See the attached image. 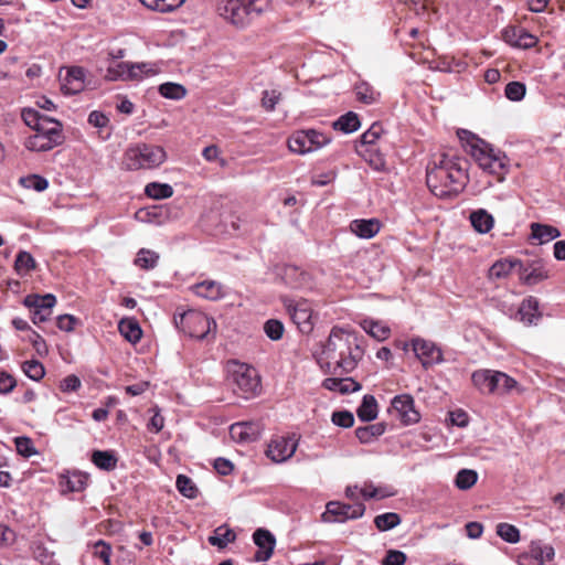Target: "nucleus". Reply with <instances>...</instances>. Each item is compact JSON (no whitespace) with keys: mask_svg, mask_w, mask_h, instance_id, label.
Masks as SVG:
<instances>
[{"mask_svg":"<svg viewBox=\"0 0 565 565\" xmlns=\"http://www.w3.org/2000/svg\"><path fill=\"white\" fill-rule=\"evenodd\" d=\"M354 89L358 100L367 105L375 103L380 97V93L366 82L358 83Z\"/></svg>","mask_w":565,"mask_h":565,"instance_id":"obj_41","label":"nucleus"},{"mask_svg":"<svg viewBox=\"0 0 565 565\" xmlns=\"http://www.w3.org/2000/svg\"><path fill=\"white\" fill-rule=\"evenodd\" d=\"M492 370H478L472 373L473 385L482 393L492 394L498 391V377Z\"/></svg>","mask_w":565,"mask_h":565,"instance_id":"obj_22","label":"nucleus"},{"mask_svg":"<svg viewBox=\"0 0 565 565\" xmlns=\"http://www.w3.org/2000/svg\"><path fill=\"white\" fill-rule=\"evenodd\" d=\"M195 295L209 300H218L223 298V286L214 280H204L192 287Z\"/></svg>","mask_w":565,"mask_h":565,"instance_id":"obj_24","label":"nucleus"},{"mask_svg":"<svg viewBox=\"0 0 565 565\" xmlns=\"http://www.w3.org/2000/svg\"><path fill=\"white\" fill-rule=\"evenodd\" d=\"M323 387L329 391H337L341 394L353 393L361 390V385L353 379L328 377L323 381Z\"/></svg>","mask_w":565,"mask_h":565,"instance_id":"obj_27","label":"nucleus"},{"mask_svg":"<svg viewBox=\"0 0 565 565\" xmlns=\"http://www.w3.org/2000/svg\"><path fill=\"white\" fill-rule=\"evenodd\" d=\"M407 556L404 552L397 550L387 551L382 565H404Z\"/></svg>","mask_w":565,"mask_h":565,"instance_id":"obj_61","label":"nucleus"},{"mask_svg":"<svg viewBox=\"0 0 565 565\" xmlns=\"http://www.w3.org/2000/svg\"><path fill=\"white\" fill-rule=\"evenodd\" d=\"M332 361H334L337 366L340 367L342 370V372L350 373L356 366L358 354H355L352 351L351 345L349 343L348 351L344 350V354L339 353L337 355V359H333Z\"/></svg>","mask_w":565,"mask_h":565,"instance_id":"obj_39","label":"nucleus"},{"mask_svg":"<svg viewBox=\"0 0 565 565\" xmlns=\"http://www.w3.org/2000/svg\"><path fill=\"white\" fill-rule=\"evenodd\" d=\"M284 306L291 320L300 332L309 333L313 329V310L310 302L306 299L294 300L284 298Z\"/></svg>","mask_w":565,"mask_h":565,"instance_id":"obj_9","label":"nucleus"},{"mask_svg":"<svg viewBox=\"0 0 565 565\" xmlns=\"http://www.w3.org/2000/svg\"><path fill=\"white\" fill-rule=\"evenodd\" d=\"M478 473L471 469H461L458 471L455 484L460 490H468L476 484Z\"/></svg>","mask_w":565,"mask_h":565,"instance_id":"obj_44","label":"nucleus"},{"mask_svg":"<svg viewBox=\"0 0 565 565\" xmlns=\"http://www.w3.org/2000/svg\"><path fill=\"white\" fill-rule=\"evenodd\" d=\"M382 224L377 218H359L350 223V230L360 238L370 239L374 237L381 230Z\"/></svg>","mask_w":565,"mask_h":565,"instance_id":"obj_20","label":"nucleus"},{"mask_svg":"<svg viewBox=\"0 0 565 565\" xmlns=\"http://www.w3.org/2000/svg\"><path fill=\"white\" fill-rule=\"evenodd\" d=\"M288 148L291 152L306 154L310 151V142L307 130H298L288 139Z\"/></svg>","mask_w":565,"mask_h":565,"instance_id":"obj_34","label":"nucleus"},{"mask_svg":"<svg viewBox=\"0 0 565 565\" xmlns=\"http://www.w3.org/2000/svg\"><path fill=\"white\" fill-rule=\"evenodd\" d=\"M520 259L516 258H502L497 260L489 269L490 279H502L510 275L514 269H519Z\"/></svg>","mask_w":565,"mask_h":565,"instance_id":"obj_26","label":"nucleus"},{"mask_svg":"<svg viewBox=\"0 0 565 565\" xmlns=\"http://www.w3.org/2000/svg\"><path fill=\"white\" fill-rule=\"evenodd\" d=\"M168 159L162 146L139 142L129 146L121 159V169L126 171L153 170L161 167Z\"/></svg>","mask_w":565,"mask_h":565,"instance_id":"obj_5","label":"nucleus"},{"mask_svg":"<svg viewBox=\"0 0 565 565\" xmlns=\"http://www.w3.org/2000/svg\"><path fill=\"white\" fill-rule=\"evenodd\" d=\"M152 73L147 63L113 62L106 70L108 81H139Z\"/></svg>","mask_w":565,"mask_h":565,"instance_id":"obj_8","label":"nucleus"},{"mask_svg":"<svg viewBox=\"0 0 565 565\" xmlns=\"http://www.w3.org/2000/svg\"><path fill=\"white\" fill-rule=\"evenodd\" d=\"M280 99H281L280 92H278L276 89H271V90L266 89L263 92L262 107L267 111H273Z\"/></svg>","mask_w":565,"mask_h":565,"instance_id":"obj_58","label":"nucleus"},{"mask_svg":"<svg viewBox=\"0 0 565 565\" xmlns=\"http://www.w3.org/2000/svg\"><path fill=\"white\" fill-rule=\"evenodd\" d=\"M227 382L233 392L244 398L254 397L262 391L257 371L253 366L237 361H231L227 364Z\"/></svg>","mask_w":565,"mask_h":565,"instance_id":"obj_6","label":"nucleus"},{"mask_svg":"<svg viewBox=\"0 0 565 565\" xmlns=\"http://www.w3.org/2000/svg\"><path fill=\"white\" fill-rule=\"evenodd\" d=\"M175 327L192 338L204 339L215 322L196 310H189L174 316Z\"/></svg>","mask_w":565,"mask_h":565,"instance_id":"obj_7","label":"nucleus"},{"mask_svg":"<svg viewBox=\"0 0 565 565\" xmlns=\"http://www.w3.org/2000/svg\"><path fill=\"white\" fill-rule=\"evenodd\" d=\"M175 486L178 491L189 499H195L199 494L195 483L185 475H179L177 477Z\"/></svg>","mask_w":565,"mask_h":565,"instance_id":"obj_42","label":"nucleus"},{"mask_svg":"<svg viewBox=\"0 0 565 565\" xmlns=\"http://www.w3.org/2000/svg\"><path fill=\"white\" fill-rule=\"evenodd\" d=\"M148 10L159 13H170L179 9L185 0H139Z\"/></svg>","mask_w":565,"mask_h":565,"instance_id":"obj_32","label":"nucleus"},{"mask_svg":"<svg viewBox=\"0 0 565 565\" xmlns=\"http://www.w3.org/2000/svg\"><path fill=\"white\" fill-rule=\"evenodd\" d=\"M20 183L26 188V189H33L38 192H41L43 190H45L49 185V182L45 178L41 177V175H38V174H32V175H28V177H24V178H21L20 180Z\"/></svg>","mask_w":565,"mask_h":565,"instance_id":"obj_56","label":"nucleus"},{"mask_svg":"<svg viewBox=\"0 0 565 565\" xmlns=\"http://www.w3.org/2000/svg\"><path fill=\"white\" fill-rule=\"evenodd\" d=\"M236 540L235 532L226 524L216 527L213 535L209 536L207 541L211 545L218 548H225L230 543Z\"/></svg>","mask_w":565,"mask_h":565,"instance_id":"obj_30","label":"nucleus"},{"mask_svg":"<svg viewBox=\"0 0 565 565\" xmlns=\"http://www.w3.org/2000/svg\"><path fill=\"white\" fill-rule=\"evenodd\" d=\"M159 93L166 98L179 100L186 95V89L181 84L168 82L159 86Z\"/></svg>","mask_w":565,"mask_h":565,"instance_id":"obj_45","label":"nucleus"},{"mask_svg":"<svg viewBox=\"0 0 565 565\" xmlns=\"http://www.w3.org/2000/svg\"><path fill=\"white\" fill-rule=\"evenodd\" d=\"M22 119L34 134L25 139L24 146L31 151L44 152L60 146L64 141L62 124L33 108L22 110Z\"/></svg>","mask_w":565,"mask_h":565,"instance_id":"obj_2","label":"nucleus"},{"mask_svg":"<svg viewBox=\"0 0 565 565\" xmlns=\"http://www.w3.org/2000/svg\"><path fill=\"white\" fill-rule=\"evenodd\" d=\"M297 449V443L289 437L273 439L266 451L267 456L275 462H284L289 459Z\"/></svg>","mask_w":565,"mask_h":565,"instance_id":"obj_14","label":"nucleus"},{"mask_svg":"<svg viewBox=\"0 0 565 565\" xmlns=\"http://www.w3.org/2000/svg\"><path fill=\"white\" fill-rule=\"evenodd\" d=\"M531 558L535 562L544 563L554 558L555 552L553 546L543 545L540 542H532L530 547Z\"/></svg>","mask_w":565,"mask_h":565,"instance_id":"obj_37","label":"nucleus"},{"mask_svg":"<svg viewBox=\"0 0 565 565\" xmlns=\"http://www.w3.org/2000/svg\"><path fill=\"white\" fill-rule=\"evenodd\" d=\"M468 161L451 153L434 154L427 164L426 182L439 199L458 195L468 182Z\"/></svg>","mask_w":565,"mask_h":565,"instance_id":"obj_1","label":"nucleus"},{"mask_svg":"<svg viewBox=\"0 0 565 565\" xmlns=\"http://www.w3.org/2000/svg\"><path fill=\"white\" fill-rule=\"evenodd\" d=\"M365 512V505L361 502L354 504H345L337 501H330L326 511L321 515V520L326 523L344 522L347 520H355L361 518Z\"/></svg>","mask_w":565,"mask_h":565,"instance_id":"obj_10","label":"nucleus"},{"mask_svg":"<svg viewBox=\"0 0 565 565\" xmlns=\"http://www.w3.org/2000/svg\"><path fill=\"white\" fill-rule=\"evenodd\" d=\"M78 376L71 374L61 381L60 388L62 392H75L81 387Z\"/></svg>","mask_w":565,"mask_h":565,"instance_id":"obj_63","label":"nucleus"},{"mask_svg":"<svg viewBox=\"0 0 565 565\" xmlns=\"http://www.w3.org/2000/svg\"><path fill=\"white\" fill-rule=\"evenodd\" d=\"M525 85L520 82H510L505 86L504 90L507 98L513 102H519L523 99V97L525 96Z\"/></svg>","mask_w":565,"mask_h":565,"instance_id":"obj_57","label":"nucleus"},{"mask_svg":"<svg viewBox=\"0 0 565 565\" xmlns=\"http://www.w3.org/2000/svg\"><path fill=\"white\" fill-rule=\"evenodd\" d=\"M401 523V518L397 513L387 512L376 515L374 524L380 531H388L394 529Z\"/></svg>","mask_w":565,"mask_h":565,"instance_id":"obj_47","label":"nucleus"},{"mask_svg":"<svg viewBox=\"0 0 565 565\" xmlns=\"http://www.w3.org/2000/svg\"><path fill=\"white\" fill-rule=\"evenodd\" d=\"M493 377H498L497 394L511 393L518 386V382L503 372L494 371Z\"/></svg>","mask_w":565,"mask_h":565,"instance_id":"obj_51","label":"nucleus"},{"mask_svg":"<svg viewBox=\"0 0 565 565\" xmlns=\"http://www.w3.org/2000/svg\"><path fill=\"white\" fill-rule=\"evenodd\" d=\"M120 334L130 343H137L142 335V330L137 320L124 318L118 323Z\"/></svg>","mask_w":565,"mask_h":565,"instance_id":"obj_29","label":"nucleus"},{"mask_svg":"<svg viewBox=\"0 0 565 565\" xmlns=\"http://www.w3.org/2000/svg\"><path fill=\"white\" fill-rule=\"evenodd\" d=\"M362 422H372L377 417V402L373 395H365L356 411Z\"/></svg>","mask_w":565,"mask_h":565,"instance_id":"obj_35","label":"nucleus"},{"mask_svg":"<svg viewBox=\"0 0 565 565\" xmlns=\"http://www.w3.org/2000/svg\"><path fill=\"white\" fill-rule=\"evenodd\" d=\"M497 534L508 543H518L520 541V531L516 526L509 523H499Z\"/></svg>","mask_w":565,"mask_h":565,"instance_id":"obj_50","label":"nucleus"},{"mask_svg":"<svg viewBox=\"0 0 565 565\" xmlns=\"http://www.w3.org/2000/svg\"><path fill=\"white\" fill-rule=\"evenodd\" d=\"M360 126L361 122L359 116L354 111H348L347 114L340 116L332 124L333 129L342 131L344 134L354 132L360 128Z\"/></svg>","mask_w":565,"mask_h":565,"instance_id":"obj_33","label":"nucleus"},{"mask_svg":"<svg viewBox=\"0 0 565 565\" xmlns=\"http://www.w3.org/2000/svg\"><path fill=\"white\" fill-rule=\"evenodd\" d=\"M458 137L483 171L497 175L498 181L504 179L508 171V158L504 153L467 130L458 131Z\"/></svg>","mask_w":565,"mask_h":565,"instance_id":"obj_3","label":"nucleus"},{"mask_svg":"<svg viewBox=\"0 0 565 565\" xmlns=\"http://www.w3.org/2000/svg\"><path fill=\"white\" fill-rule=\"evenodd\" d=\"M22 370L24 374L33 381H40L45 375V369L43 364L38 360L23 362Z\"/></svg>","mask_w":565,"mask_h":565,"instance_id":"obj_49","label":"nucleus"},{"mask_svg":"<svg viewBox=\"0 0 565 565\" xmlns=\"http://www.w3.org/2000/svg\"><path fill=\"white\" fill-rule=\"evenodd\" d=\"M363 329L379 341H384L390 335V328L377 321L364 320L362 324Z\"/></svg>","mask_w":565,"mask_h":565,"instance_id":"obj_43","label":"nucleus"},{"mask_svg":"<svg viewBox=\"0 0 565 565\" xmlns=\"http://www.w3.org/2000/svg\"><path fill=\"white\" fill-rule=\"evenodd\" d=\"M504 41L512 46L530 49L536 44V38L523 28L511 26L503 32Z\"/></svg>","mask_w":565,"mask_h":565,"instance_id":"obj_19","label":"nucleus"},{"mask_svg":"<svg viewBox=\"0 0 565 565\" xmlns=\"http://www.w3.org/2000/svg\"><path fill=\"white\" fill-rule=\"evenodd\" d=\"M518 316L525 324H535L541 317L537 299L534 297L524 299L518 310Z\"/></svg>","mask_w":565,"mask_h":565,"instance_id":"obj_25","label":"nucleus"},{"mask_svg":"<svg viewBox=\"0 0 565 565\" xmlns=\"http://www.w3.org/2000/svg\"><path fill=\"white\" fill-rule=\"evenodd\" d=\"M35 259L30 253L25 250L18 253L14 262V269L19 275L23 276L29 274L31 270L35 269Z\"/></svg>","mask_w":565,"mask_h":565,"instance_id":"obj_40","label":"nucleus"},{"mask_svg":"<svg viewBox=\"0 0 565 565\" xmlns=\"http://www.w3.org/2000/svg\"><path fill=\"white\" fill-rule=\"evenodd\" d=\"M159 255L150 249L142 248L138 252L136 265L143 269H152L157 266Z\"/></svg>","mask_w":565,"mask_h":565,"instance_id":"obj_48","label":"nucleus"},{"mask_svg":"<svg viewBox=\"0 0 565 565\" xmlns=\"http://www.w3.org/2000/svg\"><path fill=\"white\" fill-rule=\"evenodd\" d=\"M259 433V425L253 422L235 423L230 427L231 437L239 443L255 441Z\"/></svg>","mask_w":565,"mask_h":565,"instance_id":"obj_18","label":"nucleus"},{"mask_svg":"<svg viewBox=\"0 0 565 565\" xmlns=\"http://www.w3.org/2000/svg\"><path fill=\"white\" fill-rule=\"evenodd\" d=\"M349 343V337H345L341 329L333 328L323 347V354L327 356V359L332 361L333 359H337L339 353L344 354V349L348 351Z\"/></svg>","mask_w":565,"mask_h":565,"instance_id":"obj_17","label":"nucleus"},{"mask_svg":"<svg viewBox=\"0 0 565 565\" xmlns=\"http://www.w3.org/2000/svg\"><path fill=\"white\" fill-rule=\"evenodd\" d=\"M308 132V139L310 142V151H317L321 149L322 147L327 146L331 138L323 132L316 130V129H307Z\"/></svg>","mask_w":565,"mask_h":565,"instance_id":"obj_53","label":"nucleus"},{"mask_svg":"<svg viewBox=\"0 0 565 565\" xmlns=\"http://www.w3.org/2000/svg\"><path fill=\"white\" fill-rule=\"evenodd\" d=\"M170 214H135L136 220L153 225H161L169 221Z\"/></svg>","mask_w":565,"mask_h":565,"instance_id":"obj_62","label":"nucleus"},{"mask_svg":"<svg viewBox=\"0 0 565 565\" xmlns=\"http://www.w3.org/2000/svg\"><path fill=\"white\" fill-rule=\"evenodd\" d=\"M412 347L425 369L444 361L441 349L431 341L415 338L412 340Z\"/></svg>","mask_w":565,"mask_h":565,"instance_id":"obj_11","label":"nucleus"},{"mask_svg":"<svg viewBox=\"0 0 565 565\" xmlns=\"http://www.w3.org/2000/svg\"><path fill=\"white\" fill-rule=\"evenodd\" d=\"M472 227L479 233H488L493 227L492 214H469Z\"/></svg>","mask_w":565,"mask_h":565,"instance_id":"obj_46","label":"nucleus"},{"mask_svg":"<svg viewBox=\"0 0 565 565\" xmlns=\"http://www.w3.org/2000/svg\"><path fill=\"white\" fill-rule=\"evenodd\" d=\"M384 129L380 122H374L362 136L361 143L362 145H374L376 140L381 137Z\"/></svg>","mask_w":565,"mask_h":565,"instance_id":"obj_59","label":"nucleus"},{"mask_svg":"<svg viewBox=\"0 0 565 565\" xmlns=\"http://www.w3.org/2000/svg\"><path fill=\"white\" fill-rule=\"evenodd\" d=\"M253 540L258 547V551L254 555V561L265 562L269 559L276 544L275 536L268 530L257 529L253 534Z\"/></svg>","mask_w":565,"mask_h":565,"instance_id":"obj_16","label":"nucleus"},{"mask_svg":"<svg viewBox=\"0 0 565 565\" xmlns=\"http://www.w3.org/2000/svg\"><path fill=\"white\" fill-rule=\"evenodd\" d=\"M285 327L281 321L277 319H269L264 324V332L273 340L278 341L282 338Z\"/></svg>","mask_w":565,"mask_h":565,"instance_id":"obj_54","label":"nucleus"},{"mask_svg":"<svg viewBox=\"0 0 565 565\" xmlns=\"http://www.w3.org/2000/svg\"><path fill=\"white\" fill-rule=\"evenodd\" d=\"M518 274L520 280L527 286L537 285L548 278L545 263L540 258L527 263L520 260Z\"/></svg>","mask_w":565,"mask_h":565,"instance_id":"obj_12","label":"nucleus"},{"mask_svg":"<svg viewBox=\"0 0 565 565\" xmlns=\"http://www.w3.org/2000/svg\"><path fill=\"white\" fill-rule=\"evenodd\" d=\"M15 448L19 455L30 458L36 455L38 451L34 448L33 441L26 436H20L14 438Z\"/></svg>","mask_w":565,"mask_h":565,"instance_id":"obj_52","label":"nucleus"},{"mask_svg":"<svg viewBox=\"0 0 565 565\" xmlns=\"http://www.w3.org/2000/svg\"><path fill=\"white\" fill-rule=\"evenodd\" d=\"M85 72L82 67H71L62 83L65 94H77L84 88Z\"/></svg>","mask_w":565,"mask_h":565,"instance_id":"obj_21","label":"nucleus"},{"mask_svg":"<svg viewBox=\"0 0 565 565\" xmlns=\"http://www.w3.org/2000/svg\"><path fill=\"white\" fill-rule=\"evenodd\" d=\"M386 430L385 423H375L355 429V436L362 444H370Z\"/></svg>","mask_w":565,"mask_h":565,"instance_id":"obj_31","label":"nucleus"},{"mask_svg":"<svg viewBox=\"0 0 565 565\" xmlns=\"http://www.w3.org/2000/svg\"><path fill=\"white\" fill-rule=\"evenodd\" d=\"M530 241H536L537 244H546L561 236V232L555 226L541 223L531 224Z\"/></svg>","mask_w":565,"mask_h":565,"instance_id":"obj_23","label":"nucleus"},{"mask_svg":"<svg viewBox=\"0 0 565 565\" xmlns=\"http://www.w3.org/2000/svg\"><path fill=\"white\" fill-rule=\"evenodd\" d=\"M65 486L71 492L83 491L87 486V476L81 472H73L66 478Z\"/></svg>","mask_w":565,"mask_h":565,"instance_id":"obj_55","label":"nucleus"},{"mask_svg":"<svg viewBox=\"0 0 565 565\" xmlns=\"http://www.w3.org/2000/svg\"><path fill=\"white\" fill-rule=\"evenodd\" d=\"M332 423L337 426L349 428L354 424L353 414L348 411H339L332 414Z\"/></svg>","mask_w":565,"mask_h":565,"instance_id":"obj_60","label":"nucleus"},{"mask_svg":"<svg viewBox=\"0 0 565 565\" xmlns=\"http://www.w3.org/2000/svg\"><path fill=\"white\" fill-rule=\"evenodd\" d=\"M93 463L99 469L110 471L117 466V458L111 451L107 450H95L92 454Z\"/></svg>","mask_w":565,"mask_h":565,"instance_id":"obj_36","label":"nucleus"},{"mask_svg":"<svg viewBox=\"0 0 565 565\" xmlns=\"http://www.w3.org/2000/svg\"><path fill=\"white\" fill-rule=\"evenodd\" d=\"M392 407L405 425L416 424L420 419L419 413L414 407V399L408 394L395 396L392 401Z\"/></svg>","mask_w":565,"mask_h":565,"instance_id":"obj_15","label":"nucleus"},{"mask_svg":"<svg viewBox=\"0 0 565 565\" xmlns=\"http://www.w3.org/2000/svg\"><path fill=\"white\" fill-rule=\"evenodd\" d=\"M269 6V0H218L217 11L228 23L244 29L267 11Z\"/></svg>","mask_w":565,"mask_h":565,"instance_id":"obj_4","label":"nucleus"},{"mask_svg":"<svg viewBox=\"0 0 565 565\" xmlns=\"http://www.w3.org/2000/svg\"><path fill=\"white\" fill-rule=\"evenodd\" d=\"M23 303L34 310H42V312L52 311L53 307L56 303V298L52 294H46L43 296L40 295H29L24 298Z\"/></svg>","mask_w":565,"mask_h":565,"instance_id":"obj_28","label":"nucleus"},{"mask_svg":"<svg viewBox=\"0 0 565 565\" xmlns=\"http://www.w3.org/2000/svg\"><path fill=\"white\" fill-rule=\"evenodd\" d=\"M145 193L151 199L161 200L172 196L173 189L168 183L151 182L146 185Z\"/></svg>","mask_w":565,"mask_h":565,"instance_id":"obj_38","label":"nucleus"},{"mask_svg":"<svg viewBox=\"0 0 565 565\" xmlns=\"http://www.w3.org/2000/svg\"><path fill=\"white\" fill-rule=\"evenodd\" d=\"M280 275L284 282L292 289L302 290L312 288V278L310 274L297 266H284Z\"/></svg>","mask_w":565,"mask_h":565,"instance_id":"obj_13","label":"nucleus"},{"mask_svg":"<svg viewBox=\"0 0 565 565\" xmlns=\"http://www.w3.org/2000/svg\"><path fill=\"white\" fill-rule=\"evenodd\" d=\"M77 321L72 315H61L57 317V327L62 331L71 332L74 330Z\"/></svg>","mask_w":565,"mask_h":565,"instance_id":"obj_64","label":"nucleus"}]
</instances>
